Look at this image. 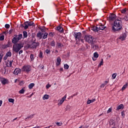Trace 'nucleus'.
Wrapping results in <instances>:
<instances>
[{"label": "nucleus", "instance_id": "1", "mask_svg": "<svg viewBox=\"0 0 128 128\" xmlns=\"http://www.w3.org/2000/svg\"><path fill=\"white\" fill-rule=\"evenodd\" d=\"M122 28V22L120 20H116L114 22V26L112 27V30L114 32H120Z\"/></svg>", "mask_w": 128, "mask_h": 128}, {"label": "nucleus", "instance_id": "2", "mask_svg": "<svg viewBox=\"0 0 128 128\" xmlns=\"http://www.w3.org/2000/svg\"><path fill=\"white\" fill-rule=\"evenodd\" d=\"M84 40L88 44H96V38L92 36L87 35L85 36Z\"/></svg>", "mask_w": 128, "mask_h": 128}, {"label": "nucleus", "instance_id": "3", "mask_svg": "<svg viewBox=\"0 0 128 128\" xmlns=\"http://www.w3.org/2000/svg\"><path fill=\"white\" fill-rule=\"evenodd\" d=\"M22 48H24V44L22 43L14 44L12 46L14 52L16 53L18 52Z\"/></svg>", "mask_w": 128, "mask_h": 128}, {"label": "nucleus", "instance_id": "4", "mask_svg": "<svg viewBox=\"0 0 128 128\" xmlns=\"http://www.w3.org/2000/svg\"><path fill=\"white\" fill-rule=\"evenodd\" d=\"M22 38V34H20L19 35L15 34L14 37L12 39V43L14 44H18V40H20Z\"/></svg>", "mask_w": 128, "mask_h": 128}, {"label": "nucleus", "instance_id": "5", "mask_svg": "<svg viewBox=\"0 0 128 128\" xmlns=\"http://www.w3.org/2000/svg\"><path fill=\"white\" fill-rule=\"evenodd\" d=\"M22 70V72H25L28 74V72L32 70V67L30 65L24 66Z\"/></svg>", "mask_w": 128, "mask_h": 128}, {"label": "nucleus", "instance_id": "6", "mask_svg": "<svg viewBox=\"0 0 128 128\" xmlns=\"http://www.w3.org/2000/svg\"><path fill=\"white\" fill-rule=\"evenodd\" d=\"M34 23L32 22H28L26 21L24 22V30H27V28H28V26H34Z\"/></svg>", "mask_w": 128, "mask_h": 128}, {"label": "nucleus", "instance_id": "7", "mask_svg": "<svg viewBox=\"0 0 128 128\" xmlns=\"http://www.w3.org/2000/svg\"><path fill=\"white\" fill-rule=\"evenodd\" d=\"M40 46V43L32 42L31 44L28 45V48H36V46Z\"/></svg>", "mask_w": 128, "mask_h": 128}, {"label": "nucleus", "instance_id": "8", "mask_svg": "<svg viewBox=\"0 0 128 128\" xmlns=\"http://www.w3.org/2000/svg\"><path fill=\"white\" fill-rule=\"evenodd\" d=\"M74 36L76 40L80 42V38H82V33L80 32H76L74 34Z\"/></svg>", "mask_w": 128, "mask_h": 128}, {"label": "nucleus", "instance_id": "9", "mask_svg": "<svg viewBox=\"0 0 128 128\" xmlns=\"http://www.w3.org/2000/svg\"><path fill=\"white\" fill-rule=\"evenodd\" d=\"M116 18V16L115 14H111L109 16L108 20L110 21L114 20Z\"/></svg>", "mask_w": 128, "mask_h": 128}, {"label": "nucleus", "instance_id": "10", "mask_svg": "<svg viewBox=\"0 0 128 128\" xmlns=\"http://www.w3.org/2000/svg\"><path fill=\"white\" fill-rule=\"evenodd\" d=\"M22 72V70L20 68H16L14 72V74H16V76H18V74H20Z\"/></svg>", "mask_w": 128, "mask_h": 128}, {"label": "nucleus", "instance_id": "11", "mask_svg": "<svg viewBox=\"0 0 128 128\" xmlns=\"http://www.w3.org/2000/svg\"><path fill=\"white\" fill-rule=\"evenodd\" d=\"M66 98V94L62 100H60V102L58 103V106H61L62 104V103L64 102V100Z\"/></svg>", "mask_w": 128, "mask_h": 128}, {"label": "nucleus", "instance_id": "12", "mask_svg": "<svg viewBox=\"0 0 128 128\" xmlns=\"http://www.w3.org/2000/svg\"><path fill=\"white\" fill-rule=\"evenodd\" d=\"M126 38V34H123L119 36L118 38L122 40H124Z\"/></svg>", "mask_w": 128, "mask_h": 128}, {"label": "nucleus", "instance_id": "13", "mask_svg": "<svg viewBox=\"0 0 128 128\" xmlns=\"http://www.w3.org/2000/svg\"><path fill=\"white\" fill-rule=\"evenodd\" d=\"M42 38L43 40H46V38H47L48 36V34L46 32L42 33Z\"/></svg>", "mask_w": 128, "mask_h": 128}, {"label": "nucleus", "instance_id": "14", "mask_svg": "<svg viewBox=\"0 0 128 128\" xmlns=\"http://www.w3.org/2000/svg\"><path fill=\"white\" fill-rule=\"evenodd\" d=\"M106 28V26H104L102 24H100V25H98V30H104Z\"/></svg>", "mask_w": 128, "mask_h": 128}, {"label": "nucleus", "instance_id": "15", "mask_svg": "<svg viewBox=\"0 0 128 128\" xmlns=\"http://www.w3.org/2000/svg\"><path fill=\"white\" fill-rule=\"evenodd\" d=\"M109 126H116V122L113 120H110L109 121Z\"/></svg>", "mask_w": 128, "mask_h": 128}, {"label": "nucleus", "instance_id": "16", "mask_svg": "<svg viewBox=\"0 0 128 128\" xmlns=\"http://www.w3.org/2000/svg\"><path fill=\"white\" fill-rule=\"evenodd\" d=\"M62 62V60L60 59V57H58L56 59V66H60V62Z\"/></svg>", "mask_w": 128, "mask_h": 128}, {"label": "nucleus", "instance_id": "17", "mask_svg": "<svg viewBox=\"0 0 128 128\" xmlns=\"http://www.w3.org/2000/svg\"><path fill=\"white\" fill-rule=\"evenodd\" d=\"M36 36L38 38L39 40H42V32H39L37 34Z\"/></svg>", "mask_w": 128, "mask_h": 128}, {"label": "nucleus", "instance_id": "18", "mask_svg": "<svg viewBox=\"0 0 128 128\" xmlns=\"http://www.w3.org/2000/svg\"><path fill=\"white\" fill-rule=\"evenodd\" d=\"M124 108V104H120L118 106H117L116 110H122Z\"/></svg>", "mask_w": 128, "mask_h": 128}, {"label": "nucleus", "instance_id": "19", "mask_svg": "<svg viewBox=\"0 0 128 128\" xmlns=\"http://www.w3.org/2000/svg\"><path fill=\"white\" fill-rule=\"evenodd\" d=\"M1 82H2V84H8V80L4 78H3L2 80H1Z\"/></svg>", "mask_w": 128, "mask_h": 128}, {"label": "nucleus", "instance_id": "20", "mask_svg": "<svg viewBox=\"0 0 128 128\" xmlns=\"http://www.w3.org/2000/svg\"><path fill=\"white\" fill-rule=\"evenodd\" d=\"M57 30H58L60 32H64V28L60 26H58L56 28Z\"/></svg>", "mask_w": 128, "mask_h": 128}, {"label": "nucleus", "instance_id": "21", "mask_svg": "<svg viewBox=\"0 0 128 128\" xmlns=\"http://www.w3.org/2000/svg\"><path fill=\"white\" fill-rule=\"evenodd\" d=\"M50 98V96L48 94H45L42 97L43 100H48Z\"/></svg>", "mask_w": 128, "mask_h": 128}, {"label": "nucleus", "instance_id": "22", "mask_svg": "<svg viewBox=\"0 0 128 128\" xmlns=\"http://www.w3.org/2000/svg\"><path fill=\"white\" fill-rule=\"evenodd\" d=\"M96 102V98L92 99V100H89L87 102V104H92V102Z\"/></svg>", "mask_w": 128, "mask_h": 128}, {"label": "nucleus", "instance_id": "23", "mask_svg": "<svg viewBox=\"0 0 128 128\" xmlns=\"http://www.w3.org/2000/svg\"><path fill=\"white\" fill-rule=\"evenodd\" d=\"M38 56L40 58H44V52L42 50H40V53L38 54Z\"/></svg>", "mask_w": 128, "mask_h": 128}, {"label": "nucleus", "instance_id": "24", "mask_svg": "<svg viewBox=\"0 0 128 128\" xmlns=\"http://www.w3.org/2000/svg\"><path fill=\"white\" fill-rule=\"evenodd\" d=\"M92 30H94V32H98V26H94L92 28Z\"/></svg>", "mask_w": 128, "mask_h": 128}, {"label": "nucleus", "instance_id": "25", "mask_svg": "<svg viewBox=\"0 0 128 128\" xmlns=\"http://www.w3.org/2000/svg\"><path fill=\"white\" fill-rule=\"evenodd\" d=\"M50 46H56V41H54V40L51 41Z\"/></svg>", "mask_w": 128, "mask_h": 128}, {"label": "nucleus", "instance_id": "26", "mask_svg": "<svg viewBox=\"0 0 128 128\" xmlns=\"http://www.w3.org/2000/svg\"><path fill=\"white\" fill-rule=\"evenodd\" d=\"M56 46H58V48H62V46H64V45L60 42H57Z\"/></svg>", "mask_w": 128, "mask_h": 128}, {"label": "nucleus", "instance_id": "27", "mask_svg": "<svg viewBox=\"0 0 128 128\" xmlns=\"http://www.w3.org/2000/svg\"><path fill=\"white\" fill-rule=\"evenodd\" d=\"M23 36L24 38H28V32L26 31L23 32Z\"/></svg>", "mask_w": 128, "mask_h": 128}, {"label": "nucleus", "instance_id": "28", "mask_svg": "<svg viewBox=\"0 0 128 128\" xmlns=\"http://www.w3.org/2000/svg\"><path fill=\"white\" fill-rule=\"evenodd\" d=\"M34 118V114H30L29 116L25 118V120H32Z\"/></svg>", "mask_w": 128, "mask_h": 128}, {"label": "nucleus", "instance_id": "29", "mask_svg": "<svg viewBox=\"0 0 128 128\" xmlns=\"http://www.w3.org/2000/svg\"><path fill=\"white\" fill-rule=\"evenodd\" d=\"M34 86V83H31L28 85V88H30V90H32V88Z\"/></svg>", "mask_w": 128, "mask_h": 128}, {"label": "nucleus", "instance_id": "30", "mask_svg": "<svg viewBox=\"0 0 128 128\" xmlns=\"http://www.w3.org/2000/svg\"><path fill=\"white\" fill-rule=\"evenodd\" d=\"M94 58H98V54L97 52H95L94 54Z\"/></svg>", "mask_w": 128, "mask_h": 128}, {"label": "nucleus", "instance_id": "31", "mask_svg": "<svg viewBox=\"0 0 128 128\" xmlns=\"http://www.w3.org/2000/svg\"><path fill=\"white\" fill-rule=\"evenodd\" d=\"M14 62V60H11V61H10L9 62V65H7V66L8 68H10V66H12V63Z\"/></svg>", "mask_w": 128, "mask_h": 128}, {"label": "nucleus", "instance_id": "32", "mask_svg": "<svg viewBox=\"0 0 128 128\" xmlns=\"http://www.w3.org/2000/svg\"><path fill=\"white\" fill-rule=\"evenodd\" d=\"M24 92H26V90H24V88H22L21 90H20L19 91V93L22 94H24Z\"/></svg>", "mask_w": 128, "mask_h": 128}, {"label": "nucleus", "instance_id": "33", "mask_svg": "<svg viewBox=\"0 0 128 128\" xmlns=\"http://www.w3.org/2000/svg\"><path fill=\"white\" fill-rule=\"evenodd\" d=\"M4 40V36L2 34H0V40Z\"/></svg>", "mask_w": 128, "mask_h": 128}, {"label": "nucleus", "instance_id": "34", "mask_svg": "<svg viewBox=\"0 0 128 128\" xmlns=\"http://www.w3.org/2000/svg\"><path fill=\"white\" fill-rule=\"evenodd\" d=\"M45 52H46L48 56V54H50V50L46 49L45 50Z\"/></svg>", "mask_w": 128, "mask_h": 128}, {"label": "nucleus", "instance_id": "35", "mask_svg": "<svg viewBox=\"0 0 128 128\" xmlns=\"http://www.w3.org/2000/svg\"><path fill=\"white\" fill-rule=\"evenodd\" d=\"M104 64V59H102L101 62L100 63L98 64V66H102Z\"/></svg>", "mask_w": 128, "mask_h": 128}, {"label": "nucleus", "instance_id": "36", "mask_svg": "<svg viewBox=\"0 0 128 128\" xmlns=\"http://www.w3.org/2000/svg\"><path fill=\"white\" fill-rule=\"evenodd\" d=\"M68 68H70V66L68 64H64V68L65 70H68Z\"/></svg>", "mask_w": 128, "mask_h": 128}, {"label": "nucleus", "instance_id": "37", "mask_svg": "<svg viewBox=\"0 0 128 128\" xmlns=\"http://www.w3.org/2000/svg\"><path fill=\"white\" fill-rule=\"evenodd\" d=\"M127 87H128V84L124 85V86H122V90H124L126 89Z\"/></svg>", "mask_w": 128, "mask_h": 128}, {"label": "nucleus", "instance_id": "38", "mask_svg": "<svg viewBox=\"0 0 128 128\" xmlns=\"http://www.w3.org/2000/svg\"><path fill=\"white\" fill-rule=\"evenodd\" d=\"M8 102H12V104H14V99L9 98Z\"/></svg>", "mask_w": 128, "mask_h": 128}, {"label": "nucleus", "instance_id": "39", "mask_svg": "<svg viewBox=\"0 0 128 128\" xmlns=\"http://www.w3.org/2000/svg\"><path fill=\"white\" fill-rule=\"evenodd\" d=\"M122 20H126V21L128 20V14L124 16V18H122Z\"/></svg>", "mask_w": 128, "mask_h": 128}, {"label": "nucleus", "instance_id": "40", "mask_svg": "<svg viewBox=\"0 0 128 128\" xmlns=\"http://www.w3.org/2000/svg\"><path fill=\"white\" fill-rule=\"evenodd\" d=\"M6 55L8 56H12V52H8L6 54Z\"/></svg>", "mask_w": 128, "mask_h": 128}, {"label": "nucleus", "instance_id": "41", "mask_svg": "<svg viewBox=\"0 0 128 128\" xmlns=\"http://www.w3.org/2000/svg\"><path fill=\"white\" fill-rule=\"evenodd\" d=\"M92 48H98V45L95 44H92Z\"/></svg>", "mask_w": 128, "mask_h": 128}, {"label": "nucleus", "instance_id": "42", "mask_svg": "<svg viewBox=\"0 0 128 128\" xmlns=\"http://www.w3.org/2000/svg\"><path fill=\"white\" fill-rule=\"evenodd\" d=\"M48 36H52V37L54 36V33L50 32L48 34Z\"/></svg>", "mask_w": 128, "mask_h": 128}, {"label": "nucleus", "instance_id": "43", "mask_svg": "<svg viewBox=\"0 0 128 128\" xmlns=\"http://www.w3.org/2000/svg\"><path fill=\"white\" fill-rule=\"evenodd\" d=\"M116 76V74L114 73L112 74V78H113V80H114Z\"/></svg>", "mask_w": 128, "mask_h": 128}, {"label": "nucleus", "instance_id": "44", "mask_svg": "<svg viewBox=\"0 0 128 128\" xmlns=\"http://www.w3.org/2000/svg\"><path fill=\"white\" fill-rule=\"evenodd\" d=\"M10 26L9 24H5L6 28H10Z\"/></svg>", "mask_w": 128, "mask_h": 128}, {"label": "nucleus", "instance_id": "45", "mask_svg": "<svg viewBox=\"0 0 128 128\" xmlns=\"http://www.w3.org/2000/svg\"><path fill=\"white\" fill-rule=\"evenodd\" d=\"M112 108H110L107 111V114H110V112H112Z\"/></svg>", "mask_w": 128, "mask_h": 128}, {"label": "nucleus", "instance_id": "46", "mask_svg": "<svg viewBox=\"0 0 128 128\" xmlns=\"http://www.w3.org/2000/svg\"><path fill=\"white\" fill-rule=\"evenodd\" d=\"M56 124H57L58 126H60L62 125V123L57 122L56 123Z\"/></svg>", "mask_w": 128, "mask_h": 128}, {"label": "nucleus", "instance_id": "47", "mask_svg": "<svg viewBox=\"0 0 128 128\" xmlns=\"http://www.w3.org/2000/svg\"><path fill=\"white\" fill-rule=\"evenodd\" d=\"M30 60H34V54H31L30 56Z\"/></svg>", "mask_w": 128, "mask_h": 128}, {"label": "nucleus", "instance_id": "48", "mask_svg": "<svg viewBox=\"0 0 128 128\" xmlns=\"http://www.w3.org/2000/svg\"><path fill=\"white\" fill-rule=\"evenodd\" d=\"M126 12V9H123L121 10L122 14H124Z\"/></svg>", "mask_w": 128, "mask_h": 128}, {"label": "nucleus", "instance_id": "49", "mask_svg": "<svg viewBox=\"0 0 128 128\" xmlns=\"http://www.w3.org/2000/svg\"><path fill=\"white\" fill-rule=\"evenodd\" d=\"M41 32H46V29L44 28H41Z\"/></svg>", "mask_w": 128, "mask_h": 128}, {"label": "nucleus", "instance_id": "50", "mask_svg": "<svg viewBox=\"0 0 128 128\" xmlns=\"http://www.w3.org/2000/svg\"><path fill=\"white\" fill-rule=\"evenodd\" d=\"M124 116H126V114H124V112H122V118H124Z\"/></svg>", "mask_w": 128, "mask_h": 128}, {"label": "nucleus", "instance_id": "51", "mask_svg": "<svg viewBox=\"0 0 128 128\" xmlns=\"http://www.w3.org/2000/svg\"><path fill=\"white\" fill-rule=\"evenodd\" d=\"M2 54H0V62H2Z\"/></svg>", "mask_w": 128, "mask_h": 128}, {"label": "nucleus", "instance_id": "52", "mask_svg": "<svg viewBox=\"0 0 128 128\" xmlns=\"http://www.w3.org/2000/svg\"><path fill=\"white\" fill-rule=\"evenodd\" d=\"M2 48L4 49V48H8V45H3L2 46Z\"/></svg>", "mask_w": 128, "mask_h": 128}, {"label": "nucleus", "instance_id": "53", "mask_svg": "<svg viewBox=\"0 0 128 128\" xmlns=\"http://www.w3.org/2000/svg\"><path fill=\"white\" fill-rule=\"evenodd\" d=\"M8 56L6 54V56L4 58V60H8Z\"/></svg>", "mask_w": 128, "mask_h": 128}, {"label": "nucleus", "instance_id": "54", "mask_svg": "<svg viewBox=\"0 0 128 128\" xmlns=\"http://www.w3.org/2000/svg\"><path fill=\"white\" fill-rule=\"evenodd\" d=\"M79 42H82V44H84V39H82V38H80V40Z\"/></svg>", "mask_w": 128, "mask_h": 128}, {"label": "nucleus", "instance_id": "55", "mask_svg": "<svg viewBox=\"0 0 128 128\" xmlns=\"http://www.w3.org/2000/svg\"><path fill=\"white\" fill-rule=\"evenodd\" d=\"M20 28H24V26L23 24H21L20 26Z\"/></svg>", "mask_w": 128, "mask_h": 128}, {"label": "nucleus", "instance_id": "56", "mask_svg": "<svg viewBox=\"0 0 128 128\" xmlns=\"http://www.w3.org/2000/svg\"><path fill=\"white\" fill-rule=\"evenodd\" d=\"M24 52V51L22 50H20L18 54H22V52Z\"/></svg>", "mask_w": 128, "mask_h": 128}, {"label": "nucleus", "instance_id": "57", "mask_svg": "<svg viewBox=\"0 0 128 128\" xmlns=\"http://www.w3.org/2000/svg\"><path fill=\"white\" fill-rule=\"evenodd\" d=\"M104 86H106L104 84H101L100 88H104Z\"/></svg>", "mask_w": 128, "mask_h": 128}, {"label": "nucleus", "instance_id": "58", "mask_svg": "<svg viewBox=\"0 0 128 128\" xmlns=\"http://www.w3.org/2000/svg\"><path fill=\"white\" fill-rule=\"evenodd\" d=\"M108 84V81H105L104 82V84L106 85V84Z\"/></svg>", "mask_w": 128, "mask_h": 128}, {"label": "nucleus", "instance_id": "59", "mask_svg": "<svg viewBox=\"0 0 128 128\" xmlns=\"http://www.w3.org/2000/svg\"><path fill=\"white\" fill-rule=\"evenodd\" d=\"M92 58V60H94V62H96V58H94V57Z\"/></svg>", "mask_w": 128, "mask_h": 128}, {"label": "nucleus", "instance_id": "60", "mask_svg": "<svg viewBox=\"0 0 128 128\" xmlns=\"http://www.w3.org/2000/svg\"><path fill=\"white\" fill-rule=\"evenodd\" d=\"M2 100H0V106H2Z\"/></svg>", "mask_w": 128, "mask_h": 128}, {"label": "nucleus", "instance_id": "61", "mask_svg": "<svg viewBox=\"0 0 128 128\" xmlns=\"http://www.w3.org/2000/svg\"><path fill=\"white\" fill-rule=\"evenodd\" d=\"M24 84V81H21L20 82V84Z\"/></svg>", "mask_w": 128, "mask_h": 128}, {"label": "nucleus", "instance_id": "62", "mask_svg": "<svg viewBox=\"0 0 128 128\" xmlns=\"http://www.w3.org/2000/svg\"><path fill=\"white\" fill-rule=\"evenodd\" d=\"M10 34H12V29L10 30Z\"/></svg>", "mask_w": 128, "mask_h": 128}, {"label": "nucleus", "instance_id": "63", "mask_svg": "<svg viewBox=\"0 0 128 128\" xmlns=\"http://www.w3.org/2000/svg\"><path fill=\"white\" fill-rule=\"evenodd\" d=\"M76 94H74L72 95V96H70V98H72L74 96H76Z\"/></svg>", "mask_w": 128, "mask_h": 128}, {"label": "nucleus", "instance_id": "64", "mask_svg": "<svg viewBox=\"0 0 128 128\" xmlns=\"http://www.w3.org/2000/svg\"><path fill=\"white\" fill-rule=\"evenodd\" d=\"M60 72H64V68H60Z\"/></svg>", "mask_w": 128, "mask_h": 128}]
</instances>
